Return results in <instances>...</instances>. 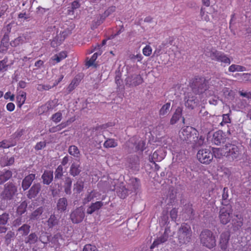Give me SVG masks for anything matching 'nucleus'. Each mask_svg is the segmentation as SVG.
<instances>
[{"label": "nucleus", "mask_w": 251, "mask_h": 251, "mask_svg": "<svg viewBox=\"0 0 251 251\" xmlns=\"http://www.w3.org/2000/svg\"><path fill=\"white\" fill-rule=\"evenodd\" d=\"M192 234L190 226L187 223H183L178 228L176 238L180 245L185 244L190 241Z\"/></svg>", "instance_id": "obj_1"}, {"label": "nucleus", "mask_w": 251, "mask_h": 251, "mask_svg": "<svg viewBox=\"0 0 251 251\" xmlns=\"http://www.w3.org/2000/svg\"><path fill=\"white\" fill-rule=\"evenodd\" d=\"M208 80L202 76L195 77L190 82V87L196 94L203 93L209 88Z\"/></svg>", "instance_id": "obj_2"}, {"label": "nucleus", "mask_w": 251, "mask_h": 251, "mask_svg": "<svg viewBox=\"0 0 251 251\" xmlns=\"http://www.w3.org/2000/svg\"><path fill=\"white\" fill-rule=\"evenodd\" d=\"M200 239L202 245L209 249H213L216 246L215 236L210 230H202L200 235Z\"/></svg>", "instance_id": "obj_3"}, {"label": "nucleus", "mask_w": 251, "mask_h": 251, "mask_svg": "<svg viewBox=\"0 0 251 251\" xmlns=\"http://www.w3.org/2000/svg\"><path fill=\"white\" fill-rule=\"evenodd\" d=\"M223 205H226L220 209L219 218L221 223L226 225L230 220V216L232 213V209L230 205L226 204L224 201L222 202Z\"/></svg>", "instance_id": "obj_4"}, {"label": "nucleus", "mask_w": 251, "mask_h": 251, "mask_svg": "<svg viewBox=\"0 0 251 251\" xmlns=\"http://www.w3.org/2000/svg\"><path fill=\"white\" fill-rule=\"evenodd\" d=\"M197 156L201 163L209 164L213 159V154L209 149H202L198 151Z\"/></svg>", "instance_id": "obj_5"}, {"label": "nucleus", "mask_w": 251, "mask_h": 251, "mask_svg": "<svg viewBox=\"0 0 251 251\" xmlns=\"http://www.w3.org/2000/svg\"><path fill=\"white\" fill-rule=\"evenodd\" d=\"M17 191L16 186L12 183H8L5 185L3 191L1 194L0 197L2 200H10Z\"/></svg>", "instance_id": "obj_6"}, {"label": "nucleus", "mask_w": 251, "mask_h": 251, "mask_svg": "<svg viewBox=\"0 0 251 251\" xmlns=\"http://www.w3.org/2000/svg\"><path fill=\"white\" fill-rule=\"evenodd\" d=\"M197 132V131L192 126H186L182 127L179 132V136L181 140L190 143L193 137V134Z\"/></svg>", "instance_id": "obj_7"}, {"label": "nucleus", "mask_w": 251, "mask_h": 251, "mask_svg": "<svg viewBox=\"0 0 251 251\" xmlns=\"http://www.w3.org/2000/svg\"><path fill=\"white\" fill-rule=\"evenodd\" d=\"M209 56L212 60L221 62L225 64L229 65L231 63L230 58L224 52L219 51L217 50L211 51Z\"/></svg>", "instance_id": "obj_8"}, {"label": "nucleus", "mask_w": 251, "mask_h": 251, "mask_svg": "<svg viewBox=\"0 0 251 251\" xmlns=\"http://www.w3.org/2000/svg\"><path fill=\"white\" fill-rule=\"evenodd\" d=\"M225 150H226V156L231 158L233 160L237 159L240 154L239 148L235 145L226 144Z\"/></svg>", "instance_id": "obj_9"}, {"label": "nucleus", "mask_w": 251, "mask_h": 251, "mask_svg": "<svg viewBox=\"0 0 251 251\" xmlns=\"http://www.w3.org/2000/svg\"><path fill=\"white\" fill-rule=\"evenodd\" d=\"M85 216L83 208L79 207L73 211L70 215V218L73 223L78 224L81 222Z\"/></svg>", "instance_id": "obj_10"}, {"label": "nucleus", "mask_w": 251, "mask_h": 251, "mask_svg": "<svg viewBox=\"0 0 251 251\" xmlns=\"http://www.w3.org/2000/svg\"><path fill=\"white\" fill-rule=\"evenodd\" d=\"M185 100V106L190 109H193L199 103L198 99L191 93L187 94Z\"/></svg>", "instance_id": "obj_11"}, {"label": "nucleus", "mask_w": 251, "mask_h": 251, "mask_svg": "<svg viewBox=\"0 0 251 251\" xmlns=\"http://www.w3.org/2000/svg\"><path fill=\"white\" fill-rule=\"evenodd\" d=\"M9 36L8 33H5L0 42V52L5 53L9 46Z\"/></svg>", "instance_id": "obj_12"}, {"label": "nucleus", "mask_w": 251, "mask_h": 251, "mask_svg": "<svg viewBox=\"0 0 251 251\" xmlns=\"http://www.w3.org/2000/svg\"><path fill=\"white\" fill-rule=\"evenodd\" d=\"M204 142V137L202 136H198V133L195 132V134H193V137L190 141V144H191L192 147L193 148H197L202 146Z\"/></svg>", "instance_id": "obj_13"}, {"label": "nucleus", "mask_w": 251, "mask_h": 251, "mask_svg": "<svg viewBox=\"0 0 251 251\" xmlns=\"http://www.w3.org/2000/svg\"><path fill=\"white\" fill-rule=\"evenodd\" d=\"M182 108L178 107L174 114L173 115L171 120L170 124L174 125L180 119H182L183 124H185V118L182 116Z\"/></svg>", "instance_id": "obj_14"}, {"label": "nucleus", "mask_w": 251, "mask_h": 251, "mask_svg": "<svg viewBox=\"0 0 251 251\" xmlns=\"http://www.w3.org/2000/svg\"><path fill=\"white\" fill-rule=\"evenodd\" d=\"M230 237L228 231L223 232L220 235V247L222 250L225 251L227 248Z\"/></svg>", "instance_id": "obj_15"}, {"label": "nucleus", "mask_w": 251, "mask_h": 251, "mask_svg": "<svg viewBox=\"0 0 251 251\" xmlns=\"http://www.w3.org/2000/svg\"><path fill=\"white\" fill-rule=\"evenodd\" d=\"M225 135L222 131L218 130L215 132L213 135L212 142L217 145L224 143L226 141Z\"/></svg>", "instance_id": "obj_16"}, {"label": "nucleus", "mask_w": 251, "mask_h": 251, "mask_svg": "<svg viewBox=\"0 0 251 251\" xmlns=\"http://www.w3.org/2000/svg\"><path fill=\"white\" fill-rule=\"evenodd\" d=\"M35 178V175L30 174L26 176L22 181V187L24 190L28 189Z\"/></svg>", "instance_id": "obj_17"}, {"label": "nucleus", "mask_w": 251, "mask_h": 251, "mask_svg": "<svg viewBox=\"0 0 251 251\" xmlns=\"http://www.w3.org/2000/svg\"><path fill=\"white\" fill-rule=\"evenodd\" d=\"M243 218L240 215H236V218L232 220V225L234 231H237L240 229L243 225Z\"/></svg>", "instance_id": "obj_18"}, {"label": "nucleus", "mask_w": 251, "mask_h": 251, "mask_svg": "<svg viewBox=\"0 0 251 251\" xmlns=\"http://www.w3.org/2000/svg\"><path fill=\"white\" fill-rule=\"evenodd\" d=\"M164 158V155L161 150H157L149 156L150 162L155 164V162L161 161Z\"/></svg>", "instance_id": "obj_19"}, {"label": "nucleus", "mask_w": 251, "mask_h": 251, "mask_svg": "<svg viewBox=\"0 0 251 251\" xmlns=\"http://www.w3.org/2000/svg\"><path fill=\"white\" fill-rule=\"evenodd\" d=\"M41 190V185L39 183L34 184L28 191L27 197L31 199L35 198Z\"/></svg>", "instance_id": "obj_20"}, {"label": "nucleus", "mask_w": 251, "mask_h": 251, "mask_svg": "<svg viewBox=\"0 0 251 251\" xmlns=\"http://www.w3.org/2000/svg\"><path fill=\"white\" fill-rule=\"evenodd\" d=\"M168 239V235L166 231H165L164 233L161 236L157 238L153 241V243L151 246V249H154V248L157 247L159 245L165 243L167 241Z\"/></svg>", "instance_id": "obj_21"}, {"label": "nucleus", "mask_w": 251, "mask_h": 251, "mask_svg": "<svg viewBox=\"0 0 251 251\" xmlns=\"http://www.w3.org/2000/svg\"><path fill=\"white\" fill-rule=\"evenodd\" d=\"M26 94L23 91H20L18 92L16 96V103L17 106L21 108L22 105L25 103L26 100Z\"/></svg>", "instance_id": "obj_22"}, {"label": "nucleus", "mask_w": 251, "mask_h": 251, "mask_svg": "<svg viewBox=\"0 0 251 251\" xmlns=\"http://www.w3.org/2000/svg\"><path fill=\"white\" fill-rule=\"evenodd\" d=\"M53 172L46 170L42 176L43 183L44 184L49 185L53 180Z\"/></svg>", "instance_id": "obj_23"}, {"label": "nucleus", "mask_w": 251, "mask_h": 251, "mask_svg": "<svg viewBox=\"0 0 251 251\" xmlns=\"http://www.w3.org/2000/svg\"><path fill=\"white\" fill-rule=\"evenodd\" d=\"M103 205V203L101 201H98L92 203L90 206L87 209L86 212L88 214H92L97 210H99Z\"/></svg>", "instance_id": "obj_24"}, {"label": "nucleus", "mask_w": 251, "mask_h": 251, "mask_svg": "<svg viewBox=\"0 0 251 251\" xmlns=\"http://www.w3.org/2000/svg\"><path fill=\"white\" fill-rule=\"evenodd\" d=\"M12 176V172L10 170H3L0 172V184L4 183L9 179Z\"/></svg>", "instance_id": "obj_25"}, {"label": "nucleus", "mask_w": 251, "mask_h": 251, "mask_svg": "<svg viewBox=\"0 0 251 251\" xmlns=\"http://www.w3.org/2000/svg\"><path fill=\"white\" fill-rule=\"evenodd\" d=\"M25 42L26 37L25 36L22 35L19 36L18 37L15 38L14 40H12L10 42V45L12 47H17L18 46L23 45Z\"/></svg>", "instance_id": "obj_26"}, {"label": "nucleus", "mask_w": 251, "mask_h": 251, "mask_svg": "<svg viewBox=\"0 0 251 251\" xmlns=\"http://www.w3.org/2000/svg\"><path fill=\"white\" fill-rule=\"evenodd\" d=\"M72 122V121L71 120H68L67 121L65 122H62L60 124L53 126L50 128L49 131L51 133H54L57 131H59L62 129L63 128L66 127L68 126L69 125V124Z\"/></svg>", "instance_id": "obj_27"}, {"label": "nucleus", "mask_w": 251, "mask_h": 251, "mask_svg": "<svg viewBox=\"0 0 251 251\" xmlns=\"http://www.w3.org/2000/svg\"><path fill=\"white\" fill-rule=\"evenodd\" d=\"M67 205V199L65 198H60L58 201L57 208L59 211H64L66 209Z\"/></svg>", "instance_id": "obj_28"}, {"label": "nucleus", "mask_w": 251, "mask_h": 251, "mask_svg": "<svg viewBox=\"0 0 251 251\" xmlns=\"http://www.w3.org/2000/svg\"><path fill=\"white\" fill-rule=\"evenodd\" d=\"M212 153L213 156L217 158H220L223 156H226V150L225 147L223 148H213Z\"/></svg>", "instance_id": "obj_29"}, {"label": "nucleus", "mask_w": 251, "mask_h": 251, "mask_svg": "<svg viewBox=\"0 0 251 251\" xmlns=\"http://www.w3.org/2000/svg\"><path fill=\"white\" fill-rule=\"evenodd\" d=\"M118 146V142L113 138H107L103 143V147L105 148H113Z\"/></svg>", "instance_id": "obj_30"}, {"label": "nucleus", "mask_w": 251, "mask_h": 251, "mask_svg": "<svg viewBox=\"0 0 251 251\" xmlns=\"http://www.w3.org/2000/svg\"><path fill=\"white\" fill-rule=\"evenodd\" d=\"M80 81V79L79 77L75 76L71 81V83L69 85L67 89L69 92H72L75 87L79 84Z\"/></svg>", "instance_id": "obj_31"}, {"label": "nucleus", "mask_w": 251, "mask_h": 251, "mask_svg": "<svg viewBox=\"0 0 251 251\" xmlns=\"http://www.w3.org/2000/svg\"><path fill=\"white\" fill-rule=\"evenodd\" d=\"M58 221L55 215L52 214L47 221V225L50 228H52L58 224Z\"/></svg>", "instance_id": "obj_32"}, {"label": "nucleus", "mask_w": 251, "mask_h": 251, "mask_svg": "<svg viewBox=\"0 0 251 251\" xmlns=\"http://www.w3.org/2000/svg\"><path fill=\"white\" fill-rule=\"evenodd\" d=\"M38 241V236L35 233H30L25 239V243L30 245L34 244Z\"/></svg>", "instance_id": "obj_33"}, {"label": "nucleus", "mask_w": 251, "mask_h": 251, "mask_svg": "<svg viewBox=\"0 0 251 251\" xmlns=\"http://www.w3.org/2000/svg\"><path fill=\"white\" fill-rule=\"evenodd\" d=\"M59 105L58 100L54 99L52 100H49L46 103V106L48 110H52Z\"/></svg>", "instance_id": "obj_34"}, {"label": "nucleus", "mask_w": 251, "mask_h": 251, "mask_svg": "<svg viewBox=\"0 0 251 251\" xmlns=\"http://www.w3.org/2000/svg\"><path fill=\"white\" fill-rule=\"evenodd\" d=\"M171 103L167 102L164 104L159 110V116H164L166 115L170 110Z\"/></svg>", "instance_id": "obj_35"}, {"label": "nucleus", "mask_w": 251, "mask_h": 251, "mask_svg": "<svg viewBox=\"0 0 251 251\" xmlns=\"http://www.w3.org/2000/svg\"><path fill=\"white\" fill-rule=\"evenodd\" d=\"M246 71V68L242 66L236 65V64H232L228 68V71L230 72H244Z\"/></svg>", "instance_id": "obj_36"}, {"label": "nucleus", "mask_w": 251, "mask_h": 251, "mask_svg": "<svg viewBox=\"0 0 251 251\" xmlns=\"http://www.w3.org/2000/svg\"><path fill=\"white\" fill-rule=\"evenodd\" d=\"M64 40L61 35H57L51 42V46L54 48L59 46Z\"/></svg>", "instance_id": "obj_37"}, {"label": "nucleus", "mask_w": 251, "mask_h": 251, "mask_svg": "<svg viewBox=\"0 0 251 251\" xmlns=\"http://www.w3.org/2000/svg\"><path fill=\"white\" fill-rule=\"evenodd\" d=\"M80 172V170L79 169V165L73 163L71 166L70 168V174L74 176H77Z\"/></svg>", "instance_id": "obj_38"}, {"label": "nucleus", "mask_w": 251, "mask_h": 251, "mask_svg": "<svg viewBox=\"0 0 251 251\" xmlns=\"http://www.w3.org/2000/svg\"><path fill=\"white\" fill-rule=\"evenodd\" d=\"M72 181L70 177H67L64 184V191L67 194H70L71 193Z\"/></svg>", "instance_id": "obj_39"}, {"label": "nucleus", "mask_w": 251, "mask_h": 251, "mask_svg": "<svg viewBox=\"0 0 251 251\" xmlns=\"http://www.w3.org/2000/svg\"><path fill=\"white\" fill-rule=\"evenodd\" d=\"M68 152L70 154L75 157H78L80 154L78 148L75 145H72L69 147Z\"/></svg>", "instance_id": "obj_40"}, {"label": "nucleus", "mask_w": 251, "mask_h": 251, "mask_svg": "<svg viewBox=\"0 0 251 251\" xmlns=\"http://www.w3.org/2000/svg\"><path fill=\"white\" fill-rule=\"evenodd\" d=\"M30 226L27 224H24L18 229V231L21 232L23 236L27 235L30 231Z\"/></svg>", "instance_id": "obj_41"}, {"label": "nucleus", "mask_w": 251, "mask_h": 251, "mask_svg": "<svg viewBox=\"0 0 251 251\" xmlns=\"http://www.w3.org/2000/svg\"><path fill=\"white\" fill-rule=\"evenodd\" d=\"M231 111L229 110V113L227 114H224L222 115L223 120L220 125L222 126L225 125L226 124H229L231 123V118L230 117V115L231 114Z\"/></svg>", "instance_id": "obj_42"}, {"label": "nucleus", "mask_w": 251, "mask_h": 251, "mask_svg": "<svg viewBox=\"0 0 251 251\" xmlns=\"http://www.w3.org/2000/svg\"><path fill=\"white\" fill-rule=\"evenodd\" d=\"M173 141L171 138L170 137H164L163 140V146L169 150L172 149V146Z\"/></svg>", "instance_id": "obj_43"}, {"label": "nucleus", "mask_w": 251, "mask_h": 251, "mask_svg": "<svg viewBox=\"0 0 251 251\" xmlns=\"http://www.w3.org/2000/svg\"><path fill=\"white\" fill-rule=\"evenodd\" d=\"M44 209L42 206L39 207L34 210L31 215V219H37L43 212Z\"/></svg>", "instance_id": "obj_44"}, {"label": "nucleus", "mask_w": 251, "mask_h": 251, "mask_svg": "<svg viewBox=\"0 0 251 251\" xmlns=\"http://www.w3.org/2000/svg\"><path fill=\"white\" fill-rule=\"evenodd\" d=\"M96 197V193L93 190L88 193L83 200V203L86 204Z\"/></svg>", "instance_id": "obj_45"}, {"label": "nucleus", "mask_w": 251, "mask_h": 251, "mask_svg": "<svg viewBox=\"0 0 251 251\" xmlns=\"http://www.w3.org/2000/svg\"><path fill=\"white\" fill-rule=\"evenodd\" d=\"M143 82V78L140 75H136L132 80L131 84L134 86L142 84Z\"/></svg>", "instance_id": "obj_46"}, {"label": "nucleus", "mask_w": 251, "mask_h": 251, "mask_svg": "<svg viewBox=\"0 0 251 251\" xmlns=\"http://www.w3.org/2000/svg\"><path fill=\"white\" fill-rule=\"evenodd\" d=\"M26 203L25 201L22 202L17 208V214L18 215H22L26 211Z\"/></svg>", "instance_id": "obj_47"}, {"label": "nucleus", "mask_w": 251, "mask_h": 251, "mask_svg": "<svg viewBox=\"0 0 251 251\" xmlns=\"http://www.w3.org/2000/svg\"><path fill=\"white\" fill-rule=\"evenodd\" d=\"M84 184L82 181H77L76 183L74 184V190L76 193H80L83 189Z\"/></svg>", "instance_id": "obj_48"}, {"label": "nucleus", "mask_w": 251, "mask_h": 251, "mask_svg": "<svg viewBox=\"0 0 251 251\" xmlns=\"http://www.w3.org/2000/svg\"><path fill=\"white\" fill-rule=\"evenodd\" d=\"M14 162V158L13 157H10L8 158H4L1 160V163L3 166H10L12 165Z\"/></svg>", "instance_id": "obj_49"}, {"label": "nucleus", "mask_w": 251, "mask_h": 251, "mask_svg": "<svg viewBox=\"0 0 251 251\" xmlns=\"http://www.w3.org/2000/svg\"><path fill=\"white\" fill-rule=\"evenodd\" d=\"M7 57H5L3 60L0 61V72H3L7 70L8 65Z\"/></svg>", "instance_id": "obj_50"}, {"label": "nucleus", "mask_w": 251, "mask_h": 251, "mask_svg": "<svg viewBox=\"0 0 251 251\" xmlns=\"http://www.w3.org/2000/svg\"><path fill=\"white\" fill-rule=\"evenodd\" d=\"M62 119V114L60 111L54 113L51 116V120L53 122L55 123H58L60 122L61 121Z\"/></svg>", "instance_id": "obj_51"}, {"label": "nucleus", "mask_w": 251, "mask_h": 251, "mask_svg": "<svg viewBox=\"0 0 251 251\" xmlns=\"http://www.w3.org/2000/svg\"><path fill=\"white\" fill-rule=\"evenodd\" d=\"M63 168L62 165H59L55 171V179H60L63 174Z\"/></svg>", "instance_id": "obj_52"}, {"label": "nucleus", "mask_w": 251, "mask_h": 251, "mask_svg": "<svg viewBox=\"0 0 251 251\" xmlns=\"http://www.w3.org/2000/svg\"><path fill=\"white\" fill-rule=\"evenodd\" d=\"M116 10V7L115 6H111L108 7V8L105 10L103 14L106 18L112 14L114 12H115Z\"/></svg>", "instance_id": "obj_53"}, {"label": "nucleus", "mask_w": 251, "mask_h": 251, "mask_svg": "<svg viewBox=\"0 0 251 251\" xmlns=\"http://www.w3.org/2000/svg\"><path fill=\"white\" fill-rule=\"evenodd\" d=\"M53 86H50L49 84H38L37 86V89L39 91H47L49 90L51 88H53Z\"/></svg>", "instance_id": "obj_54"}, {"label": "nucleus", "mask_w": 251, "mask_h": 251, "mask_svg": "<svg viewBox=\"0 0 251 251\" xmlns=\"http://www.w3.org/2000/svg\"><path fill=\"white\" fill-rule=\"evenodd\" d=\"M9 214L7 213H3L0 215V225L2 226L5 225L9 219Z\"/></svg>", "instance_id": "obj_55"}, {"label": "nucleus", "mask_w": 251, "mask_h": 251, "mask_svg": "<svg viewBox=\"0 0 251 251\" xmlns=\"http://www.w3.org/2000/svg\"><path fill=\"white\" fill-rule=\"evenodd\" d=\"M82 251H98V250L96 246L87 244L83 247Z\"/></svg>", "instance_id": "obj_56"}, {"label": "nucleus", "mask_w": 251, "mask_h": 251, "mask_svg": "<svg viewBox=\"0 0 251 251\" xmlns=\"http://www.w3.org/2000/svg\"><path fill=\"white\" fill-rule=\"evenodd\" d=\"M241 76V79L244 81H251V74L243 73L242 74H236Z\"/></svg>", "instance_id": "obj_57"}, {"label": "nucleus", "mask_w": 251, "mask_h": 251, "mask_svg": "<svg viewBox=\"0 0 251 251\" xmlns=\"http://www.w3.org/2000/svg\"><path fill=\"white\" fill-rule=\"evenodd\" d=\"M143 53L146 56H149L152 53L151 47L148 45L143 49Z\"/></svg>", "instance_id": "obj_58"}, {"label": "nucleus", "mask_w": 251, "mask_h": 251, "mask_svg": "<svg viewBox=\"0 0 251 251\" xmlns=\"http://www.w3.org/2000/svg\"><path fill=\"white\" fill-rule=\"evenodd\" d=\"M143 58V56L140 53L136 55L131 54L129 56V59L133 62L136 60L138 62H140L142 60Z\"/></svg>", "instance_id": "obj_59"}, {"label": "nucleus", "mask_w": 251, "mask_h": 251, "mask_svg": "<svg viewBox=\"0 0 251 251\" xmlns=\"http://www.w3.org/2000/svg\"><path fill=\"white\" fill-rule=\"evenodd\" d=\"M14 236V233L11 231H8L5 236V242L8 245L10 242L11 238Z\"/></svg>", "instance_id": "obj_60"}, {"label": "nucleus", "mask_w": 251, "mask_h": 251, "mask_svg": "<svg viewBox=\"0 0 251 251\" xmlns=\"http://www.w3.org/2000/svg\"><path fill=\"white\" fill-rule=\"evenodd\" d=\"M177 209L176 208H173L170 212V217L173 221H176L177 217Z\"/></svg>", "instance_id": "obj_61"}, {"label": "nucleus", "mask_w": 251, "mask_h": 251, "mask_svg": "<svg viewBox=\"0 0 251 251\" xmlns=\"http://www.w3.org/2000/svg\"><path fill=\"white\" fill-rule=\"evenodd\" d=\"M106 17L103 14L101 15H99L97 17V21L95 22V25H101L104 21Z\"/></svg>", "instance_id": "obj_62"}, {"label": "nucleus", "mask_w": 251, "mask_h": 251, "mask_svg": "<svg viewBox=\"0 0 251 251\" xmlns=\"http://www.w3.org/2000/svg\"><path fill=\"white\" fill-rule=\"evenodd\" d=\"M46 141H41V142H38L36 144L34 148H35V150L39 151V150H41L42 149H43L44 148H45L46 147Z\"/></svg>", "instance_id": "obj_63"}, {"label": "nucleus", "mask_w": 251, "mask_h": 251, "mask_svg": "<svg viewBox=\"0 0 251 251\" xmlns=\"http://www.w3.org/2000/svg\"><path fill=\"white\" fill-rule=\"evenodd\" d=\"M98 57V53H95L93 54V55L92 56L91 58L87 62V65L88 66H91L93 65L97 59Z\"/></svg>", "instance_id": "obj_64"}]
</instances>
